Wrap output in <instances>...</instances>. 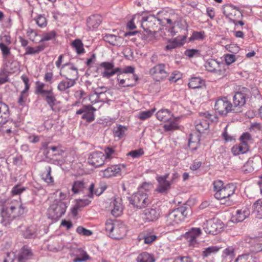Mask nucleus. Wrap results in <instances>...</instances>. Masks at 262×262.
<instances>
[{
    "label": "nucleus",
    "instance_id": "nucleus-1",
    "mask_svg": "<svg viewBox=\"0 0 262 262\" xmlns=\"http://www.w3.org/2000/svg\"><path fill=\"white\" fill-rule=\"evenodd\" d=\"M26 208L23 206L20 199L15 200L9 198L2 206L1 215L2 222L6 226L10 221L23 214Z\"/></svg>",
    "mask_w": 262,
    "mask_h": 262
},
{
    "label": "nucleus",
    "instance_id": "nucleus-2",
    "mask_svg": "<svg viewBox=\"0 0 262 262\" xmlns=\"http://www.w3.org/2000/svg\"><path fill=\"white\" fill-rule=\"evenodd\" d=\"M67 197L66 193L59 192L58 198L53 201L48 209L47 215L49 219L57 220L65 213L68 207L65 201Z\"/></svg>",
    "mask_w": 262,
    "mask_h": 262
},
{
    "label": "nucleus",
    "instance_id": "nucleus-3",
    "mask_svg": "<svg viewBox=\"0 0 262 262\" xmlns=\"http://www.w3.org/2000/svg\"><path fill=\"white\" fill-rule=\"evenodd\" d=\"M213 190L215 199L223 200L229 199L234 193L236 189V186L233 183L225 184L220 180H215L213 183Z\"/></svg>",
    "mask_w": 262,
    "mask_h": 262
},
{
    "label": "nucleus",
    "instance_id": "nucleus-4",
    "mask_svg": "<svg viewBox=\"0 0 262 262\" xmlns=\"http://www.w3.org/2000/svg\"><path fill=\"white\" fill-rule=\"evenodd\" d=\"M105 231L109 236L114 239H122L126 234V227L122 223L119 222L114 223L112 220H108L105 222Z\"/></svg>",
    "mask_w": 262,
    "mask_h": 262
},
{
    "label": "nucleus",
    "instance_id": "nucleus-5",
    "mask_svg": "<svg viewBox=\"0 0 262 262\" xmlns=\"http://www.w3.org/2000/svg\"><path fill=\"white\" fill-rule=\"evenodd\" d=\"M35 93L37 95H41L42 97H45L47 104L52 110H54L56 98L53 93L52 86L47 85L40 81H36L35 83Z\"/></svg>",
    "mask_w": 262,
    "mask_h": 262
},
{
    "label": "nucleus",
    "instance_id": "nucleus-6",
    "mask_svg": "<svg viewBox=\"0 0 262 262\" xmlns=\"http://www.w3.org/2000/svg\"><path fill=\"white\" fill-rule=\"evenodd\" d=\"M188 215L185 207H179L170 212L166 219L168 225L174 226L182 223Z\"/></svg>",
    "mask_w": 262,
    "mask_h": 262
},
{
    "label": "nucleus",
    "instance_id": "nucleus-7",
    "mask_svg": "<svg viewBox=\"0 0 262 262\" xmlns=\"http://www.w3.org/2000/svg\"><path fill=\"white\" fill-rule=\"evenodd\" d=\"M240 143L234 145L231 148V152L234 156L244 154L249 150V144L252 138L248 133H244L239 138Z\"/></svg>",
    "mask_w": 262,
    "mask_h": 262
},
{
    "label": "nucleus",
    "instance_id": "nucleus-8",
    "mask_svg": "<svg viewBox=\"0 0 262 262\" xmlns=\"http://www.w3.org/2000/svg\"><path fill=\"white\" fill-rule=\"evenodd\" d=\"M224 227V224L221 220L213 219L206 221L203 225V228L206 233L216 235L220 233Z\"/></svg>",
    "mask_w": 262,
    "mask_h": 262
},
{
    "label": "nucleus",
    "instance_id": "nucleus-9",
    "mask_svg": "<svg viewBox=\"0 0 262 262\" xmlns=\"http://www.w3.org/2000/svg\"><path fill=\"white\" fill-rule=\"evenodd\" d=\"M59 74L66 79H74L77 81L79 78L78 69L73 63L71 62L62 64Z\"/></svg>",
    "mask_w": 262,
    "mask_h": 262
},
{
    "label": "nucleus",
    "instance_id": "nucleus-10",
    "mask_svg": "<svg viewBox=\"0 0 262 262\" xmlns=\"http://www.w3.org/2000/svg\"><path fill=\"white\" fill-rule=\"evenodd\" d=\"M130 202L137 208L141 209L147 206L151 203V201L146 193L139 190L132 195Z\"/></svg>",
    "mask_w": 262,
    "mask_h": 262
},
{
    "label": "nucleus",
    "instance_id": "nucleus-11",
    "mask_svg": "<svg viewBox=\"0 0 262 262\" xmlns=\"http://www.w3.org/2000/svg\"><path fill=\"white\" fill-rule=\"evenodd\" d=\"M206 69L210 72H213L217 75L223 77L226 75L225 64L218 62L213 59L207 60L204 65Z\"/></svg>",
    "mask_w": 262,
    "mask_h": 262
},
{
    "label": "nucleus",
    "instance_id": "nucleus-12",
    "mask_svg": "<svg viewBox=\"0 0 262 262\" xmlns=\"http://www.w3.org/2000/svg\"><path fill=\"white\" fill-rule=\"evenodd\" d=\"M214 107L215 110L222 115L234 112L232 103L226 97L219 98L215 102Z\"/></svg>",
    "mask_w": 262,
    "mask_h": 262
},
{
    "label": "nucleus",
    "instance_id": "nucleus-13",
    "mask_svg": "<svg viewBox=\"0 0 262 262\" xmlns=\"http://www.w3.org/2000/svg\"><path fill=\"white\" fill-rule=\"evenodd\" d=\"M160 20L153 15L145 16L144 21L141 24V27L150 34L155 33L158 29Z\"/></svg>",
    "mask_w": 262,
    "mask_h": 262
},
{
    "label": "nucleus",
    "instance_id": "nucleus-14",
    "mask_svg": "<svg viewBox=\"0 0 262 262\" xmlns=\"http://www.w3.org/2000/svg\"><path fill=\"white\" fill-rule=\"evenodd\" d=\"M202 233L200 228H192L183 235V237L186 240L189 247H197L199 245L197 238L201 235Z\"/></svg>",
    "mask_w": 262,
    "mask_h": 262
},
{
    "label": "nucleus",
    "instance_id": "nucleus-15",
    "mask_svg": "<svg viewBox=\"0 0 262 262\" xmlns=\"http://www.w3.org/2000/svg\"><path fill=\"white\" fill-rule=\"evenodd\" d=\"M138 79L135 74H119L117 77L118 84L121 88L133 87Z\"/></svg>",
    "mask_w": 262,
    "mask_h": 262
},
{
    "label": "nucleus",
    "instance_id": "nucleus-16",
    "mask_svg": "<svg viewBox=\"0 0 262 262\" xmlns=\"http://www.w3.org/2000/svg\"><path fill=\"white\" fill-rule=\"evenodd\" d=\"M149 74L156 81H160L168 76V73L165 70V65L163 63L158 64L149 70Z\"/></svg>",
    "mask_w": 262,
    "mask_h": 262
},
{
    "label": "nucleus",
    "instance_id": "nucleus-17",
    "mask_svg": "<svg viewBox=\"0 0 262 262\" xmlns=\"http://www.w3.org/2000/svg\"><path fill=\"white\" fill-rule=\"evenodd\" d=\"M223 10L225 16L229 18L231 21H236L243 16L241 12L231 5H224Z\"/></svg>",
    "mask_w": 262,
    "mask_h": 262
},
{
    "label": "nucleus",
    "instance_id": "nucleus-18",
    "mask_svg": "<svg viewBox=\"0 0 262 262\" xmlns=\"http://www.w3.org/2000/svg\"><path fill=\"white\" fill-rule=\"evenodd\" d=\"M123 209L122 200L119 198H114L112 200L108 207L111 214L116 217L120 216L122 214Z\"/></svg>",
    "mask_w": 262,
    "mask_h": 262
},
{
    "label": "nucleus",
    "instance_id": "nucleus-19",
    "mask_svg": "<svg viewBox=\"0 0 262 262\" xmlns=\"http://www.w3.org/2000/svg\"><path fill=\"white\" fill-rule=\"evenodd\" d=\"M250 214V211L249 207L245 206L239 209H237L232 213L231 221L234 223L242 222L247 218Z\"/></svg>",
    "mask_w": 262,
    "mask_h": 262
},
{
    "label": "nucleus",
    "instance_id": "nucleus-20",
    "mask_svg": "<svg viewBox=\"0 0 262 262\" xmlns=\"http://www.w3.org/2000/svg\"><path fill=\"white\" fill-rule=\"evenodd\" d=\"M96 109L92 105H84L76 112L77 115L82 114V119L88 122H91L95 120L94 112Z\"/></svg>",
    "mask_w": 262,
    "mask_h": 262
},
{
    "label": "nucleus",
    "instance_id": "nucleus-21",
    "mask_svg": "<svg viewBox=\"0 0 262 262\" xmlns=\"http://www.w3.org/2000/svg\"><path fill=\"white\" fill-rule=\"evenodd\" d=\"M247 95L242 92H236L233 97L232 106L234 112H240V109L245 105L247 100Z\"/></svg>",
    "mask_w": 262,
    "mask_h": 262
},
{
    "label": "nucleus",
    "instance_id": "nucleus-22",
    "mask_svg": "<svg viewBox=\"0 0 262 262\" xmlns=\"http://www.w3.org/2000/svg\"><path fill=\"white\" fill-rule=\"evenodd\" d=\"M105 160L104 153L101 151H95L90 155L88 162L92 166L97 167L102 166Z\"/></svg>",
    "mask_w": 262,
    "mask_h": 262
},
{
    "label": "nucleus",
    "instance_id": "nucleus-23",
    "mask_svg": "<svg viewBox=\"0 0 262 262\" xmlns=\"http://www.w3.org/2000/svg\"><path fill=\"white\" fill-rule=\"evenodd\" d=\"M168 178V174H166L163 176H158L157 181L158 185L156 188V191L160 193H164L170 188V183L167 180Z\"/></svg>",
    "mask_w": 262,
    "mask_h": 262
},
{
    "label": "nucleus",
    "instance_id": "nucleus-24",
    "mask_svg": "<svg viewBox=\"0 0 262 262\" xmlns=\"http://www.w3.org/2000/svg\"><path fill=\"white\" fill-rule=\"evenodd\" d=\"M21 78L25 84L24 89L20 92L18 99V103L20 105H24L28 96V91L30 88L29 78L24 75L21 76Z\"/></svg>",
    "mask_w": 262,
    "mask_h": 262
},
{
    "label": "nucleus",
    "instance_id": "nucleus-25",
    "mask_svg": "<svg viewBox=\"0 0 262 262\" xmlns=\"http://www.w3.org/2000/svg\"><path fill=\"white\" fill-rule=\"evenodd\" d=\"M159 215L158 210L151 208L144 210L141 214V217L145 222H152L158 219Z\"/></svg>",
    "mask_w": 262,
    "mask_h": 262
},
{
    "label": "nucleus",
    "instance_id": "nucleus-26",
    "mask_svg": "<svg viewBox=\"0 0 262 262\" xmlns=\"http://www.w3.org/2000/svg\"><path fill=\"white\" fill-rule=\"evenodd\" d=\"M122 167H124L123 165H112L101 171V174L100 175L102 177L105 178H108L116 176L117 174H119L121 172Z\"/></svg>",
    "mask_w": 262,
    "mask_h": 262
},
{
    "label": "nucleus",
    "instance_id": "nucleus-27",
    "mask_svg": "<svg viewBox=\"0 0 262 262\" xmlns=\"http://www.w3.org/2000/svg\"><path fill=\"white\" fill-rule=\"evenodd\" d=\"M102 22V17L100 15L90 16L87 19V26L89 30H93L98 28Z\"/></svg>",
    "mask_w": 262,
    "mask_h": 262
},
{
    "label": "nucleus",
    "instance_id": "nucleus-28",
    "mask_svg": "<svg viewBox=\"0 0 262 262\" xmlns=\"http://www.w3.org/2000/svg\"><path fill=\"white\" fill-rule=\"evenodd\" d=\"M33 256L31 250L27 246H24L18 256V262H28Z\"/></svg>",
    "mask_w": 262,
    "mask_h": 262
},
{
    "label": "nucleus",
    "instance_id": "nucleus-29",
    "mask_svg": "<svg viewBox=\"0 0 262 262\" xmlns=\"http://www.w3.org/2000/svg\"><path fill=\"white\" fill-rule=\"evenodd\" d=\"M76 81L74 79H66L60 81L57 85V90L60 92H68V90L74 86Z\"/></svg>",
    "mask_w": 262,
    "mask_h": 262
},
{
    "label": "nucleus",
    "instance_id": "nucleus-30",
    "mask_svg": "<svg viewBox=\"0 0 262 262\" xmlns=\"http://www.w3.org/2000/svg\"><path fill=\"white\" fill-rule=\"evenodd\" d=\"M103 38L104 41L113 46H119L122 44L123 41V38L122 37L111 34H104Z\"/></svg>",
    "mask_w": 262,
    "mask_h": 262
},
{
    "label": "nucleus",
    "instance_id": "nucleus-31",
    "mask_svg": "<svg viewBox=\"0 0 262 262\" xmlns=\"http://www.w3.org/2000/svg\"><path fill=\"white\" fill-rule=\"evenodd\" d=\"M200 144V135L199 133L191 134L189 139L188 146L193 150H196Z\"/></svg>",
    "mask_w": 262,
    "mask_h": 262
},
{
    "label": "nucleus",
    "instance_id": "nucleus-32",
    "mask_svg": "<svg viewBox=\"0 0 262 262\" xmlns=\"http://www.w3.org/2000/svg\"><path fill=\"white\" fill-rule=\"evenodd\" d=\"M105 189L106 187L103 186H99L96 187L95 184L92 183L88 189V196L90 198H93L94 194L99 196L104 192Z\"/></svg>",
    "mask_w": 262,
    "mask_h": 262
},
{
    "label": "nucleus",
    "instance_id": "nucleus-33",
    "mask_svg": "<svg viewBox=\"0 0 262 262\" xmlns=\"http://www.w3.org/2000/svg\"><path fill=\"white\" fill-rule=\"evenodd\" d=\"M75 257L73 259L74 262H82L89 259L87 253L82 249H76L73 252Z\"/></svg>",
    "mask_w": 262,
    "mask_h": 262
},
{
    "label": "nucleus",
    "instance_id": "nucleus-34",
    "mask_svg": "<svg viewBox=\"0 0 262 262\" xmlns=\"http://www.w3.org/2000/svg\"><path fill=\"white\" fill-rule=\"evenodd\" d=\"M186 39L185 37L181 38L178 37L171 40L169 41L168 43L165 47L166 50H170L176 48L178 47L182 46Z\"/></svg>",
    "mask_w": 262,
    "mask_h": 262
},
{
    "label": "nucleus",
    "instance_id": "nucleus-35",
    "mask_svg": "<svg viewBox=\"0 0 262 262\" xmlns=\"http://www.w3.org/2000/svg\"><path fill=\"white\" fill-rule=\"evenodd\" d=\"M86 188V183L83 180H77L73 182L72 191L74 194L82 192Z\"/></svg>",
    "mask_w": 262,
    "mask_h": 262
},
{
    "label": "nucleus",
    "instance_id": "nucleus-36",
    "mask_svg": "<svg viewBox=\"0 0 262 262\" xmlns=\"http://www.w3.org/2000/svg\"><path fill=\"white\" fill-rule=\"evenodd\" d=\"M172 117L171 112L167 109H161L156 113V117L160 121L166 122Z\"/></svg>",
    "mask_w": 262,
    "mask_h": 262
},
{
    "label": "nucleus",
    "instance_id": "nucleus-37",
    "mask_svg": "<svg viewBox=\"0 0 262 262\" xmlns=\"http://www.w3.org/2000/svg\"><path fill=\"white\" fill-rule=\"evenodd\" d=\"M205 84L204 81L200 77H195L190 79L188 85L189 88L195 89L201 88Z\"/></svg>",
    "mask_w": 262,
    "mask_h": 262
},
{
    "label": "nucleus",
    "instance_id": "nucleus-38",
    "mask_svg": "<svg viewBox=\"0 0 262 262\" xmlns=\"http://www.w3.org/2000/svg\"><path fill=\"white\" fill-rule=\"evenodd\" d=\"M252 209L257 217L262 219V198L259 199L253 203Z\"/></svg>",
    "mask_w": 262,
    "mask_h": 262
},
{
    "label": "nucleus",
    "instance_id": "nucleus-39",
    "mask_svg": "<svg viewBox=\"0 0 262 262\" xmlns=\"http://www.w3.org/2000/svg\"><path fill=\"white\" fill-rule=\"evenodd\" d=\"M46 48L45 45L41 44L35 47H27L25 49L26 52L25 55H32L38 54Z\"/></svg>",
    "mask_w": 262,
    "mask_h": 262
},
{
    "label": "nucleus",
    "instance_id": "nucleus-40",
    "mask_svg": "<svg viewBox=\"0 0 262 262\" xmlns=\"http://www.w3.org/2000/svg\"><path fill=\"white\" fill-rule=\"evenodd\" d=\"M137 262H155V259L152 255L147 253L143 252L140 254L137 258Z\"/></svg>",
    "mask_w": 262,
    "mask_h": 262
},
{
    "label": "nucleus",
    "instance_id": "nucleus-41",
    "mask_svg": "<svg viewBox=\"0 0 262 262\" xmlns=\"http://www.w3.org/2000/svg\"><path fill=\"white\" fill-rule=\"evenodd\" d=\"M157 236L154 234H148L146 233L141 234L139 236V240H144V243L146 244L152 243L157 239Z\"/></svg>",
    "mask_w": 262,
    "mask_h": 262
},
{
    "label": "nucleus",
    "instance_id": "nucleus-42",
    "mask_svg": "<svg viewBox=\"0 0 262 262\" xmlns=\"http://www.w3.org/2000/svg\"><path fill=\"white\" fill-rule=\"evenodd\" d=\"M156 111V108L154 107L150 110L141 111L139 113L138 118L141 120H145L149 119L153 115Z\"/></svg>",
    "mask_w": 262,
    "mask_h": 262
},
{
    "label": "nucleus",
    "instance_id": "nucleus-43",
    "mask_svg": "<svg viewBox=\"0 0 262 262\" xmlns=\"http://www.w3.org/2000/svg\"><path fill=\"white\" fill-rule=\"evenodd\" d=\"M36 25L41 28L46 27L48 24L47 19L43 14H39L34 18Z\"/></svg>",
    "mask_w": 262,
    "mask_h": 262
},
{
    "label": "nucleus",
    "instance_id": "nucleus-44",
    "mask_svg": "<svg viewBox=\"0 0 262 262\" xmlns=\"http://www.w3.org/2000/svg\"><path fill=\"white\" fill-rule=\"evenodd\" d=\"M57 33L55 31L52 30L48 32H44L40 40V42L47 41L56 38Z\"/></svg>",
    "mask_w": 262,
    "mask_h": 262
},
{
    "label": "nucleus",
    "instance_id": "nucleus-45",
    "mask_svg": "<svg viewBox=\"0 0 262 262\" xmlns=\"http://www.w3.org/2000/svg\"><path fill=\"white\" fill-rule=\"evenodd\" d=\"M221 248L216 246H212L209 247L207 248H206L202 252V256L204 257H207L212 254H215L217 253L220 250Z\"/></svg>",
    "mask_w": 262,
    "mask_h": 262
},
{
    "label": "nucleus",
    "instance_id": "nucleus-46",
    "mask_svg": "<svg viewBox=\"0 0 262 262\" xmlns=\"http://www.w3.org/2000/svg\"><path fill=\"white\" fill-rule=\"evenodd\" d=\"M234 262H256L254 257L250 254L239 255Z\"/></svg>",
    "mask_w": 262,
    "mask_h": 262
},
{
    "label": "nucleus",
    "instance_id": "nucleus-47",
    "mask_svg": "<svg viewBox=\"0 0 262 262\" xmlns=\"http://www.w3.org/2000/svg\"><path fill=\"white\" fill-rule=\"evenodd\" d=\"M51 168L48 166L46 168V172L42 174V179L48 184H52L54 182L53 178L51 176Z\"/></svg>",
    "mask_w": 262,
    "mask_h": 262
},
{
    "label": "nucleus",
    "instance_id": "nucleus-48",
    "mask_svg": "<svg viewBox=\"0 0 262 262\" xmlns=\"http://www.w3.org/2000/svg\"><path fill=\"white\" fill-rule=\"evenodd\" d=\"M104 157L105 160L112 159L116 157L117 155V152L114 149V148L111 147H107L104 149Z\"/></svg>",
    "mask_w": 262,
    "mask_h": 262
},
{
    "label": "nucleus",
    "instance_id": "nucleus-49",
    "mask_svg": "<svg viewBox=\"0 0 262 262\" xmlns=\"http://www.w3.org/2000/svg\"><path fill=\"white\" fill-rule=\"evenodd\" d=\"M72 46L75 48L77 54H81L84 52L83 45L80 39H76L72 42Z\"/></svg>",
    "mask_w": 262,
    "mask_h": 262
},
{
    "label": "nucleus",
    "instance_id": "nucleus-50",
    "mask_svg": "<svg viewBox=\"0 0 262 262\" xmlns=\"http://www.w3.org/2000/svg\"><path fill=\"white\" fill-rule=\"evenodd\" d=\"M209 128V123L207 120H203L195 125V128L197 131L200 133L204 132L205 130L208 129Z\"/></svg>",
    "mask_w": 262,
    "mask_h": 262
},
{
    "label": "nucleus",
    "instance_id": "nucleus-51",
    "mask_svg": "<svg viewBox=\"0 0 262 262\" xmlns=\"http://www.w3.org/2000/svg\"><path fill=\"white\" fill-rule=\"evenodd\" d=\"M126 130L127 128L126 127L122 125H119L114 129V136L120 139L124 136Z\"/></svg>",
    "mask_w": 262,
    "mask_h": 262
},
{
    "label": "nucleus",
    "instance_id": "nucleus-52",
    "mask_svg": "<svg viewBox=\"0 0 262 262\" xmlns=\"http://www.w3.org/2000/svg\"><path fill=\"white\" fill-rule=\"evenodd\" d=\"M36 231L33 226H30L27 228L23 231V236L25 238H32L36 236Z\"/></svg>",
    "mask_w": 262,
    "mask_h": 262
},
{
    "label": "nucleus",
    "instance_id": "nucleus-53",
    "mask_svg": "<svg viewBox=\"0 0 262 262\" xmlns=\"http://www.w3.org/2000/svg\"><path fill=\"white\" fill-rule=\"evenodd\" d=\"M254 170L253 161H248L242 167V171L245 173L252 172Z\"/></svg>",
    "mask_w": 262,
    "mask_h": 262
},
{
    "label": "nucleus",
    "instance_id": "nucleus-54",
    "mask_svg": "<svg viewBox=\"0 0 262 262\" xmlns=\"http://www.w3.org/2000/svg\"><path fill=\"white\" fill-rule=\"evenodd\" d=\"M76 232L81 235L86 236H89L93 234L91 230H88L82 226H78L76 229Z\"/></svg>",
    "mask_w": 262,
    "mask_h": 262
},
{
    "label": "nucleus",
    "instance_id": "nucleus-55",
    "mask_svg": "<svg viewBox=\"0 0 262 262\" xmlns=\"http://www.w3.org/2000/svg\"><path fill=\"white\" fill-rule=\"evenodd\" d=\"M144 152L142 148L132 150L127 155L131 156L133 158H139L143 155Z\"/></svg>",
    "mask_w": 262,
    "mask_h": 262
},
{
    "label": "nucleus",
    "instance_id": "nucleus-56",
    "mask_svg": "<svg viewBox=\"0 0 262 262\" xmlns=\"http://www.w3.org/2000/svg\"><path fill=\"white\" fill-rule=\"evenodd\" d=\"M100 66L104 69L103 72L109 73L114 68V64L113 62H102L100 64Z\"/></svg>",
    "mask_w": 262,
    "mask_h": 262
},
{
    "label": "nucleus",
    "instance_id": "nucleus-57",
    "mask_svg": "<svg viewBox=\"0 0 262 262\" xmlns=\"http://www.w3.org/2000/svg\"><path fill=\"white\" fill-rule=\"evenodd\" d=\"M184 54L186 56L189 58L199 56L201 55L199 50L194 49L186 50Z\"/></svg>",
    "mask_w": 262,
    "mask_h": 262
},
{
    "label": "nucleus",
    "instance_id": "nucleus-58",
    "mask_svg": "<svg viewBox=\"0 0 262 262\" xmlns=\"http://www.w3.org/2000/svg\"><path fill=\"white\" fill-rule=\"evenodd\" d=\"M26 190V188L24 187H21L19 185H17L14 186L11 191V193L12 195H19L20 194L23 192H24Z\"/></svg>",
    "mask_w": 262,
    "mask_h": 262
},
{
    "label": "nucleus",
    "instance_id": "nucleus-59",
    "mask_svg": "<svg viewBox=\"0 0 262 262\" xmlns=\"http://www.w3.org/2000/svg\"><path fill=\"white\" fill-rule=\"evenodd\" d=\"M122 70V69H120L119 68H116L113 69L112 71H110L109 73L106 72H102V76L103 77L110 78V77L114 76L115 74H116L118 72H119V73H121V71Z\"/></svg>",
    "mask_w": 262,
    "mask_h": 262
},
{
    "label": "nucleus",
    "instance_id": "nucleus-60",
    "mask_svg": "<svg viewBox=\"0 0 262 262\" xmlns=\"http://www.w3.org/2000/svg\"><path fill=\"white\" fill-rule=\"evenodd\" d=\"M145 16L146 15L143 14H137L134 15L132 20L133 21H134L136 24L139 25L141 27V23L144 21Z\"/></svg>",
    "mask_w": 262,
    "mask_h": 262
},
{
    "label": "nucleus",
    "instance_id": "nucleus-61",
    "mask_svg": "<svg viewBox=\"0 0 262 262\" xmlns=\"http://www.w3.org/2000/svg\"><path fill=\"white\" fill-rule=\"evenodd\" d=\"M161 22L164 24H167L170 28V31L172 32L176 21L172 18H164L161 20Z\"/></svg>",
    "mask_w": 262,
    "mask_h": 262
},
{
    "label": "nucleus",
    "instance_id": "nucleus-62",
    "mask_svg": "<svg viewBox=\"0 0 262 262\" xmlns=\"http://www.w3.org/2000/svg\"><path fill=\"white\" fill-rule=\"evenodd\" d=\"M205 37V34L204 31H194L192 33L190 38L192 40H203Z\"/></svg>",
    "mask_w": 262,
    "mask_h": 262
},
{
    "label": "nucleus",
    "instance_id": "nucleus-63",
    "mask_svg": "<svg viewBox=\"0 0 262 262\" xmlns=\"http://www.w3.org/2000/svg\"><path fill=\"white\" fill-rule=\"evenodd\" d=\"M27 35L30 40L35 42V37L38 35V33L35 30L32 29H29L27 31Z\"/></svg>",
    "mask_w": 262,
    "mask_h": 262
},
{
    "label": "nucleus",
    "instance_id": "nucleus-64",
    "mask_svg": "<svg viewBox=\"0 0 262 262\" xmlns=\"http://www.w3.org/2000/svg\"><path fill=\"white\" fill-rule=\"evenodd\" d=\"M174 262H193L192 257L189 256H180L177 257Z\"/></svg>",
    "mask_w": 262,
    "mask_h": 262
}]
</instances>
